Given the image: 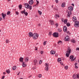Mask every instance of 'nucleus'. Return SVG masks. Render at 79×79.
<instances>
[{
  "instance_id": "obj_1",
  "label": "nucleus",
  "mask_w": 79,
  "mask_h": 79,
  "mask_svg": "<svg viewBox=\"0 0 79 79\" xmlns=\"http://www.w3.org/2000/svg\"><path fill=\"white\" fill-rule=\"evenodd\" d=\"M71 49H70V48H69L68 49V50L66 52V53L65 54L66 56L67 57H69V54L71 53Z\"/></svg>"
},
{
  "instance_id": "obj_2",
  "label": "nucleus",
  "mask_w": 79,
  "mask_h": 79,
  "mask_svg": "<svg viewBox=\"0 0 79 79\" xmlns=\"http://www.w3.org/2000/svg\"><path fill=\"white\" fill-rule=\"evenodd\" d=\"M25 7L27 9L29 8L30 10H32V6H29V4H26L25 5Z\"/></svg>"
},
{
  "instance_id": "obj_3",
  "label": "nucleus",
  "mask_w": 79,
  "mask_h": 79,
  "mask_svg": "<svg viewBox=\"0 0 79 79\" xmlns=\"http://www.w3.org/2000/svg\"><path fill=\"white\" fill-rule=\"evenodd\" d=\"M45 66H46L45 69V71H48V69H49L48 67L49 66H50L49 64H48V63H45Z\"/></svg>"
},
{
  "instance_id": "obj_4",
  "label": "nucleus",
  "mask_w": 79,
  "mask_h": 79,
  "mask_svg": "<svg viewBox=\"0 0 79 79\" xmlns=\"http://www.w3.org/2000/svg\"><path fill=\"white\" fill-rule=\"evenodd\" d=\"M33 38L34 39H37L39 37V35L37 34L34 33L33 35Z\"/></svg>"
},
{
  "instance_id": "obj_5",
  "label": "nucleus",
  "mask_w": 79,
  "mask_h": 79,
  "mask_svg": "<svg viewBox=\"0 0 79 79\" xmlns=\"http://www.w3.org/2000/svg\"><path fill=\"white\" fill-rule=\"evenodd\" d=\"M53 35L54 37H58V33L56 32L54 33L53 34Z\"/></svg>"
},
{
  "instance_id": "obj_6",
  "label": "nucleus",
  "mask_w": 79,
  "mask_h": 79,
  "mask_svg": "<svg viewBox=\"0 0 79 79\" xmlns=\"http://www.w3.org/2000/svg\"><path fill=\"white\" fill-rule=\"evenodd\" d=\"M65 40L66 41H69L70 40V39H69V37L68 36H66L65 38Z\"/></svg>"
},
{
  "instance_id": "obj_7",
  "label": "nucleus",
  "mask_w": 79,
  "mask_h": 79,
  "mask_svg": "<svg viewBox=\"0 0 79 79\" xmlns=\"http://www.w3.org/2000/svg\"><path fill=\"white\" fill-rule=\"evenodd\" d=\"M29 3L31 5L34 3V1L33 0H31L29 2Z\"/></svg>"
},
{
  "instance_id": "obj_8",
  "label": "nucleus",
  "mask_w": 79,
  "mask_h": 79,
  "mask_svg": "<svg viewBox=\"0 0 79 79\" xmlns=\"http://www.w3.org/2000/svg\"><path fill=\"white\" fill-rule=\"evenodd\" d=\"M69 10L70 11H71L73 10V7L72 6H70L68 8Z\"/></svg>"
},
{
  "instance_id": "obj_9",
  "label": "nucleus",
  "mask_w": 79,
  "mask_h": 79,
  "mask_svg": "<svg viewBox=\"0 0 79 79\" xmlns=\"http://www.w3.org/2000/svg\"><path fill=\"white\" fill-rule=\"evenodd\" d=\"M2 16L3 19H5V16H6V14H4L3 13H2Z\"/></svg>"
},
{
  "instance_id": "obj_10",
  "label": "nucleus",
  "mask_w": 79,
  "mask_h": 79,
  "mask_svg": "<svg viewBox=\"0 0 79 79\" xmlns=\"http://www.w3.org/2000/svg\"><path fill=\"white\" fill-rule=\"evenodd\" d=\"M29 35L30 37H32L33 35V33L31 32H30L29 33Z\"/></svg>"
},
{
  "instance_id": "obj_11",
  "label": "nucleus",
  "mask_w": 79,
  "mask_h": 79,
  "mask_svg": "<svg viewBox=\"0 0 79 79\" xmlns=\"http://www.w3.org/2000/svg\"><path fill=\"white\" fill-rule=\"evenodd\" d=\"M65 6H66V3H65V2H63L62 4V5H61L62 7L64 8V7H65Z\"/></svg>"
},
{
  "instance_id": "obj_12",
  "label": "nucleus",
  "mask_w": 79,
  "mask_h": 79,
  "mask_svg": "<svg viewBox=\"0 0 79 79\" xmlns=\"http://www.w3.org/2000/svg\"><path fill=\"white\" fill-rule=\"evenodd\" d=\"M23 60H24V58H22V57H20L19 60L21 62H23Z\"/></svg>"
},
{
  "instance_id": "obj_13",
  "label": "nucleus",
  "mask_w": 79,
  "mask_h": 79,
  "mask_svg": "<svg viewBox=\"0 0 79 79\" xmlns=\"http://www.w3.org/2000/svg\"><path fill=\"white\" fill-rule=\"evenodd\" d=\"M50 22L51 25H53L54 24V22L53 20H50Z\"/></svg>"
},
{
  "instance_id": "obj_14",
  "label": "nucleus",
  "mask_w": 79,
  "mask_h": 79,
  "mask_svg": "<svg viewBox=\"0 0 79 79\" xmlns=\"http://www.w3.org/2000/svg\"><path fill=\"white\" fill-rule=\"evenodd\" d=\"M34 65H36L37 64V60H34Z\"/></svg>"
},
{
  "instance_id": "obj_15",
  "label": "nucleus",
  "mask_w": 79,
  "mask_h": 79,
  "mask_svg": "<svg viewBox=\"0 0 79 79\" xmlns=\"http://www.w3.org/2000/svg\"><path fill=\"white\" fill-rule=\"evenodd\" d=\"M50 53L51 55H53L55 53V52L53 51H51L50 52Z\"/></svg>"
},
{
  "instance_id": "obj_16",
  "label": "nucleus",
  "mask_w": 79,
  "mask_h": 79,
  "mask_svg": "<svg viewBox=\"0 0 79 79\" xmlns=\"http://www.w3.org/2000/svg\"><path fill=\"white\" fill-rule=\"evenodd\" d=\"M71 11H69L68 12V16H71Z\"/></svg>"
},
{
  "instance_id": "obj_17",
  "label": "nucleus",
  "mask_w": 79,
  "mask_h": 79,
  "mask_svg": "<svg viewBox=\"0 0 79 79\" xmlns=\"http://www.w3.org/2000/svg\"><path fill=\"white\" fill-rule=\"evenodd\" d=\"M59 17H60V16L58 15H55V17L56 19H57V18H58Z\"/></svg>"
},
{
  "instance_id": "obj_18",
  "label": "nucleus",
  "mask_w": 79,
  "mask_h": 79,
  "mask_svg": "<svg viewBox=\"0 0 79 79\" xmlns=\"http://www.w3.org/2000/svg\"><path fill=\"white\" fill-rule=\"evenodd\" d=\"M73 22L75 21H76V18L75 17H73Z\"/></svg>"
},
{
  "instance_id": "obj_19",
  "label": "nucleus",
  "mask_w": 79,
  "mask_h": 79,
  "mask_svg": "<svg viewBox=\"0 0 79 79\" xmlns=\"http://www.w3.org/2000/svg\"><path fill=\"white\" fill-rule=\"evenodd\" d=\"M6 72L7 74H9V73H10V70L8 69L6 70Z\"/></svg>"
},
{
  "instance_id": "obj_20",
  "label": "nucleus",
  "mask_w": 79,
  "mask_h": 79,
  "mask_svg": "<svg viewBox=\"0 0 79 79\" xmlns=\"http://www.w3.org/2000/svg\"><path fill=\"white\" fill-rule=\"evenodd\" d=\"M23 67H26V64H25V62H23Z\"/></svg>"
},
{
  "instance_id": "obj_21",
  "label": "nucleus",
  "mask_w": 79,
  "mask_h": 79,
  "mask_svg": "<svg viewBox=\"0 0 79 79\" xmlns=\"http://www.w3.org/2000/svg\"><path fill=\"white\" fill-rule=\"evenodd\" d=\"M73 79H76V76L75 74H73Z\"/></svg>"
},
{
  "instance_id": "obj_22",
  "label": "nucleus",
  "mask_w": 79,
  "mask_h": 79,
  "mask_svg": "<svg viewBox=\"0 0 79 79\" xmlns=\"http://www.w3.org/2000/svg\"><path fill=\"white\" fill-rule=\"evenodd\" d=\"M74 58V56H70V60H73Z\"/></svg>"
},
{
  "instance_id": "obj_23",
  "label": "nucleus",
  "mask_w": 79,
  "mask_h": 79,
  "mask_svg": "<svg viewBox=\"0 0 79 79\" xmlns=\"http://www.w3.org/2000/svg\"><path fill=\"white\" fill-rule=\"evenodd\" d=\"M71 41L72 43H74V44H75V42H76V41L74 40H72Z\"/></svg>"
},
{
  "instance_id": "obj_24",
  "label": "nucleus",
  "mask_w": 79,
  "mask_h": 79,
  "mask_svg": "<svg viewBox=\"0 0 79 79\" xmlns=\"http://www.w3.org/2000/svg\"><path fill=\"white\" fill-rule=\"evenodd\" d=\"M25 61L26 62L29 61V58L28 57H27L25 59Z\"/></svg>"
},
{
  "instance_id": "obj_25",
  "label": "nucleus",
  "mask_w": 79,
  "mask_h": 79,
  "mask_svg": "<svg viewBox=\"0 0 79 79\" xmlns=\"http://www.w3.org/2000/svg\"><path fill=\"white\" fill-rule=\"evenodd\" d=\"M16 69V66H14V67H13L12 68V69L13 70H15Z\"/></svg>"
},
{
  "instance_id": "obj_26",
  "label": "nucleus",
  "mask_w": 79,
  "mask_h": 79,
  "mask_svg": "<svg viewBox=\"0 0 79 79\" xmlns=\"http://www.w3.org/2000/svg\"><path fill=\"white\" fill-rule=\"evenodd\" d=\"M74 26L75 27H79V25L78 24H75Z\"/></svg>"
},
{
  "instance_id": "obj_27",
  "label": "nucleus",
  "mask_w": 79,
  "mask_h": 79,
  "mask_svg": "<svg viewBox=\"0 0 79 79\" xmlns=\"http://www.w3.org/2000/svg\"><path fill=\"white\" fill-rule=\"evenodd\" d=\"M58 31L59 32H61L62 30L61 29H58Z\"/></svg>"
},
{
  "instance_id": "obj_28",
  "label": "nucleus",
  "mask_w": 79,
  "mask_h": 79,
  "mask_svg": "<svg viewBox=\"0 0 79 79\" xmlns=\"http://www.w3.org/2000/svg\"><path fill=\"white\" fill-rule=\"evenodd\" d=\"M64 69H65L67 70V69H68V66H65L64 67Z\"/></svg>"
},
{
  "instance_id": "obj_29",
  "label": "nucleus",
  "mask_w": 79,
  "mask_h": 79,
  "mask_svg": "<svg viewBox=\"0 0 79 79\" xmlns=\"http://www.w3.org/2000/svg\"><path fill=\"white\" fill-rule=\"evenodd\" d=\"M10 13H11V12L10 11H8L7 13V15H10Z\"/></svg>"
},
{
  "instance_id": "obj_30",
  "label": "nucleus",
  "mask_w": 79,
  "mask_h": 79,
  "mask_svg": "<svg viewBox=\"0 0 79 79\" xmlns=\"http://www.w3.org/2000/svg\"><path fill=\"white\" fill-rule=\"evenodd\" d=\"M67 26L69 27L70 26V25H71V24H70V23H67Z\"/></svg>"
},
{
  "instance_id": "obj_31",
  "label": "nucleus",
  "mask_w": 79,
  "mask_h": 79,
  "mask_svg": "<svg viewBox=\"0 0 79 79\" xmlns=\"http://www.w3.org/2000/svg\"><path fill=\"white\" fill-rule=\"evenodd\" d=\"M67 21H68V20L67 19H65L64 20V23L65 24H66L67 23Z\"/></svg>"
},
{
  "instance_id": "obj_32",
  "label": "nucleus",
  "mask_w": 79,
  "mask_h": 79,
  "mask_svg": "<svg viewBox=\"0 0 79 79\" xmlns=\"http://www.w3.org/2000/svg\"><path fill=\"white\" fill-rule=\"evenodd\" d=\"M38 77L40 78L42 77V74H39L38 76Z\"/></svg>"
},
{
  "instance_id": "obj_33",
  "label": "nucleus",
  "mask_w": 79,
  "mask_h": 79,
  "mask_svg": "<svg viewBox=\"0 0 79 79\" xmlns=\"http://www.w3.org/2000/svg\"><path fill=\"white\" fill-rule=\"evenodd\" d=\"M38 12L40 14V15H42V12H41V11H39V10H38Z\"/></svg>"
},
{
  "instance_id": "obj_34",
  "label": "nucleus",
  "mask_w": 79,
  "mask_h": 79,
  "mask_svg": "<svg viewBox=\"0 0 79 79\" xmlns=\"http://www.w3.org/2000/svg\"><path fill=\"white\" fill-rule=\"evenodd\" d=\"M75 24H78L79 25V21H77L75 22Z\"/></svg>"
},
{
  "instance_id": "obj_35",
  "label": "nucleus",
  "mask_w": 79,
  "mask_h": 79,
  "mask_svg": "<svg viewBox=\"0 0 79 79\" xmlns=\"http://www.w3.org/2000/svg\"><path fill=\"white\" fill-rule=\"evenodd\" d=\"M24 14L26 16H27V15H28V13L27 12H25Z\"/></svg>"
},
{
  "instance_id": "obj_36",
  "label": "nucleus",
  "mask_w": 79,
  "mask_h": 79,
  "mask_svg": "<svg viewBox=\"0 0 79 79\" xmlns=\"http://www.w3.org/2000/svg\"><path fill=\"white\" fill-rule=\"evenodd\" d=\"M25 12H26V10H24L23 11H21V13L22 14H23V13H24Z\"/></svg>"
},
{
  "instance_id": "obj_37",
  "label": "nucleus",
  "mask_w": 79,
  "mask_h": 79,
  "mask_svg": "<svg viewBox=\"0 0 79 79\" xmlns=\"http://www.w3.org/2000/svg\"><path fill=\"white\" fill-rule=\"evenodd\" d=\"M10 41H9V40H6V43L7 44Z\"/></svg>"
},
{
  "instance_id": "obj_38",
  "label": "nucleus",
  "mask_w": 79,
  "mask_h": 79,
  "mask_svg": "<svg viewBox=\"0 0 79 79\" xmlns=\"http://www.w3.org/2000/svg\"><path fill=\"white\" fill-rule=\"evenodd\" d=\"M19 8L20 9H21V8H22V5H19Z\"/></svg>"
},
{
  "instance_id": "obj_39",
  "label": "nucleus",
  "mask_w": 79,
  "mask_h": 79,
  "mask_svg": "<svg viewBox=\"0 0 79 79\" xmlns=\"http://www.w3.org/2000/svg\"><path fill=\"white\" fill-rule=\"evenodd\" d=\"M77 78L79 79V74H77Z\"/></svg>"
},
{
  "instance_id": "obj_40",
  "label": "nucleus",
  "mask_w": 79,
  "mask_h": 79,
  "mask_svg": "<svg viewBox=\"0 0 79 79\" xmlns=\"http://www.w3.org/2000/svg\"><path fill=\"white\" fill-rule=\"evenodd\" d=\"M61 59L60 58H58V62H59V61H61Z\"/></svg>"
},
{
  "instance_id": "obj_41",
  "label": "nucleus",
  "mask_w": 79,
  "mask_h": 79,
  "mask_svg": "<svg viewBox=\"0 0 79 79\" xmlns=\"http://www.w3.org/2000/svg\"><path fill=\"white\" fill-rule=\"evenodd\" d=\"M76 58V57H75L72 60H71V61H74L75 60V59Z\"/></svg>"
},
{
  "instance_id": "obj_42",
  "label": "nucleus",
  "mask_w": 79,
  "mask_h": 79,
  "mask_svg": "<svg viewBox=\"0 0 79 79\" xmlns=\"http://www.w3.org/2000/svg\"><path fill=\"white\" fill-rule=\"evenodd\" d=\"M64 32H66L67 31V28L63 29Z\"/></svg>"
},
{
  "instance_id": "obj_43",
  "label": "nucleus",
  "mask_w": 79,
  "mask_h": 79,
  "mask_svg": "<svg viewBox=\"0 0 79 79\" xmlns=\"http://www.w3.org/2000/svg\"><path fill=\"white\" fill-rule=\"evenodd\" d=\"M37 3L36 5H39V2L37 0H36Z\"/></svg>"
},
{
  "instance_id": "obj_44",
  "label": "nucleus",
  "mask_w": 79,
  "mask_h": 79,
  "mask_svg": "<svg viewBox=\"0 0 79 79\" xmlns=\"http://www.w3.org/2000/svg\"><path fill=\"white\" fill-rule=\"evenodd\" d=\"M67 27H66V26H64V27L63 29H67Z\"/></svg>"
},
{
  "instance_id": "obj_45",
  "label": "nucleus",
  "mask_w": 79,
  "mask_h": 79,
  "mask_svg": "<svg viewBox=\"0 0 79 79\" xmlns=\"http://www.w3.org/2000/svg\"><path fill=\"white\" fill-rule=\"evenodd\" d=\"M35 69H36V67H33L32 68V69H33V70Z\"/></svg>"
},
{
  "instance_id": "obj_46",
  "label": "nucleus",
  "mask_w": 79,
  "mask_h": 79,
  "mask_svg": "<svg viewBox=\"0 0 79 79\" xmlns=\"http://www.w3.org/2000/svg\"><path fill=\"white\" fill-rule=\"evenodd\" d=\"M55 26L56 27H58V23H56L55 24Z\"/></svg>"
},
{
  "instance_id": "obj_47",
  "label": "nucleus",
  "mask_w": 79,
  "mask_h": 79,
  "mask_svg": "<svg viewBox=\"0 0 79 79\" xmlns=\"http://www.w3.org/2000/svg\"><path fill=\"white\" fill-rule=\"evenodd\" d=\"M42 60H40V64H42Z\"/></svg>"
},
{
  "instance_id": "obj_48",
  "label": "nucleus",
  "mask_w": 79,
  "mask_h": 79,
  "mask_svg": "<svg viewBox=\"0 0 79 79\" xmlns=\"http://www.w3.org/2000/svg\"><path fill=\"white\" fill-rule=\"evenodd\" d=\"M52 32H50L48 34L49 35H52Z\"/></svg>"
},
{
  "instance_id": "obj_49",
  "label": "nucleus",
  "mask_w": 79,
  "mask_h": 79,
  "mask_svg": "<svg viewBox=\"0 0 79 79\" xmlns=\"http://www.w3.org/2000/svg\"><path fill=\"white\" fill-rule=\"evenodd\" d=\"M46 42H46V41H45L44 42V43H43V45H45V44H46Z\"/></svg>"
},
{
  "instance_id": "obj_50",
  "label": "nucleus",
  "mask_w": 79,
  "mask_h": 79,
  "mask_svg": "<svg viewBox=\"0 0 79 79\" xmlns=\"http://www.w3.org/2000/svg\"><path fill=\"white\" fill-rule=\"evenodd\" d=\"M62 41H59V42H58V44H60V43H61Z\"/></svg>"
},
{
  "instance_id": "obj_51",
  "label": "nucleus",
  "mask_w": 79,
  "mask_h": 79,
  "mask_svg": "<svg viewBox=\"0 0 79 79\" xmlns=\"http://www.w3.org/2000/svg\"><path fill=\"white\" fill-rule=\"evenodd\" d=\"M40 53H41V54H43V53H44V51H41L40 52Z\"/></svg>"
},
{
  "instance_id": "obj_52",
  "label": "nucleus",
  "mask_w": 79,
  "mask_h": 79,
  "mask_svg": "<svg viewBox=\"0 0 79 79\" xmlns=\"http://www.w3.org/2000/svg\"><path fill=\"white\" fill-rule=\"evenodd\" d=\"M67 34H70V33L69 31H67Z\"/></svg>"
},
{
  "instance_id": "obj_53",
  "label": "nucleus",
  "mask_w": 79,
  "mask_h": 79,
  "mask_svg": "<svg viewBox=\"0 0 79 79\" xmlns=\"http://www.w3.org/2000/svg\"><path fill=\"white\" fill-rule=\"evenodd\" d=\"M56 3H58V0H56Z\"/></svg>"
},
{
  "instance_id": "obj_54",
  "label": "nucleus",
  "mask_w": 79,
  "mask_h": 79,
  "mask_svg": "<svg viewBox=\"0 0 79 79\" xmlns=\"http://www.w3.org/2000/svg\"><path fill=\"white\" fill-rule=\"evenodd\" d=\"M5 78V76H2V79H4Z\"/></svg>"
},
{
  "instance_id": "obj_55",
  "label": "nucleus",
  "mask_w": 79,
  "mask_h": 79,
  "mask_svg": "<svg viewBox=\"0 0 79 79\" xmlns=\"http://www.w3.org/2000/svg\"><path fill=\"white\" fill-rule=\"evenodd\" d=\"M15 13H16V14L17 15H18V14H19L18 12H16Z\"/></svg>"
},
{
  "instance_id": "obj_56",
  "label": "nucleus",
  "mask_w": 79,
  "mask_h": 79,
  "mask_svg": "<svg viewBox=\"0 0 79 79\" xmlns=\"http://www.w3.org/2000/svg\"><path fill=\"white\" fill-rule=\"evenodd\" d=\"M35 50H37V48L35 47Z\"/></svg>"
},
{
  "instance_id": "obj_57",
  "label": "nucleus",
  "mask_w": 79,
  "mask_h": 79,
  "mask_svg": "<svg viewBox=\"0 0 79 79\" xmlns=\"http://www.w3.org/2000/svg\"><path fill=\"white\" fill-rule=\"evenodd\" d=\"M75 68H76L77 69V68H78V67L77 66H75Z\"/></svg>"
},
{
  "instance_id": "obj_58",
  "label": "nucleus",
  "mask_w": 79,
  "mask_h": 79,
  "mask_svg": "<svg viewBox=\"0 0 79 79\" xmlns=\"http://www.w3.org/2000/svg\"><path fill=\"white\" fill-rule=\"evenodd\" d=\"M60 64H61V65H63V64L62 63H60Z\"/></svg>"
},
{
  "instance_id": "obj_59",
  "label": "nucleus",
  "mask_w": 79,
  "mask_h": 79,
  "mask_svg": "<svg viewBox=\"0 0 79 79\" xmlns=\"http://www.w3.org/2000/svg\"><path fill=\"white\" fill-rule=\"evenodd\" d=\"M77 63H76L75 64V66H76V65H77Z\"/></svg>"
},
{
  "instance_id": "obj_60",
  "label": "nucleus",
  "mask_w": 79,
  "mask_h": 79,
  "mask_svg": "<svg viewBox=\"0 0 79 79\" xmlns=\"http://www.w3.org/2000/svg\"><path fill=\"white\" fill-rule=\"evenodd\" d=\"M2 19V18H0V21H1Z\"/></svg>"
},
{
  "instance_id": "obj_61",
  "label": "nucleus",
  "mask_w": 79,
  "mask_h": 79,
  "mask_svg": "<svg viewBox=\"0 0 79 79\" xmlns=\"http://www.w3.org/2000/svg\"><path fill=\"white\" fill-rule=\"evenodd\" d=\"M72 5L73 6H74V4H72Z\"/></svg>"
},
{
  "instance_id": "obj_62",
  "label": "nucleus",
  "mask_w": 79,
  "mask_h": 79,
  "mask_svg": "<svg viewBox=\"0 0 79 79\" xmlns=\"http://www.w3.org/2000/svg\"><path fill=\"white\" fill-rule=\"evenodd\" d=\"M32 77V75H30L29 77V78L31 77Z\"/></svg>"
},
{
  "instance_id": "obj_63",
  "label": "nucleus",
  "mask_w": 79,
  "mask_h": 79,
  "mask_svg": "<svg viewBox=\"0 0 79 79\" xmlns=\"http://www.w3.org/2000/svg\"><path fill=\"white\" fill-rule=\"evenodd\" d=\"M3 74L5 75V74H6V73L5 72H4L3 73Z\"/></svg>"
},
{
  "instance_id": "obj_64",
  "label": "nucleus",
  "mask_w": 79,
  "mask_h": 79,
  "mask_svg": "<svg viewBox=\"0 0 79 79\" xmlns=\"http://www.w3.org/2000/svg\"><path fill=\"white\" fill-rule=\"evenodd\" d=\"M38 26L40 27V24H39Z\"/></svg>"
}]
</instances>
